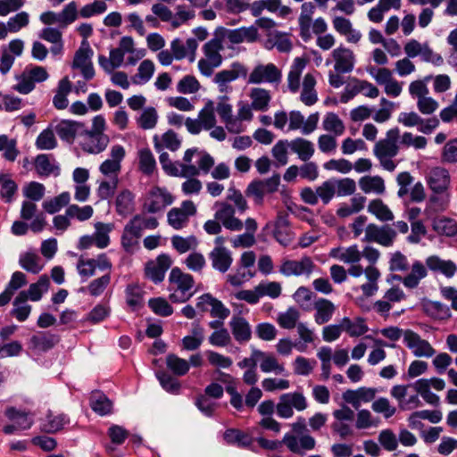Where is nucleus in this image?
Returning a JSON list of instances; mask_svg holds the SVG:
<instances>
[{"instance_id":"obj_1","label":"nucleus","mask_w":457,"mask_h":457,"mask_svg":"<svg viewBox=\"0 0 457 457\" xmlns=\"http://www.w3.org/2000/svg\"><path fill=\"white\" fill-rule=\"evenodd\" d=\"M256 441L262 448L266 450H277L284 444L291 453L301 456L305 455L306 452L313 450L316 445V440L311 435L298 437L292 433H286L282 441L268 440L262 436L256 438Z\"/></svg>"},{"instance_id":"obj_2","label":"nucleus","mask_w":457,"mask_h":457,"mask_svg":"<svg viewBox=\"0 0 457 457\" xmlns=\"http://www.w3.org/2000/svg\"><path fill=\"white\" fill-rule=\"evenodd\" d=\"M399 136L398 128H394L387 131L386 138L380 139L374 145V155L379 160L381 166L389 171L394 170L396 167L392 158L398 153Z\"/></svg>"},{"instance_id":"obj_3","label":"nucleus","mask_w":457,"mask_h":457,"mask_svg":"<svg viewBox=\"0 0 457 457\" xmlns=\"http://www.w3.org/2000/svg\"><path fill=\"white\" fill-rule=\"evenodd\" d=\"M169 282L170 290H173L170 295L172 303H185L194 295V292L191 291L195 284L193 276L182 272L179 268L175 267L170 270Z\"/></svg>"},{"instance_id":"obj_4","label":"nucleus","mask_w":457,"mask_h":457,"mask_svg":"<svg viewBox=\"0 0 457 457\" xmlns=\"http://www.w3.org/2000/svg\"><path fill=\"white\" fill-rule=\"evenodd\" d=\"M307 406L306 398L302 393H286L279 396V401L276 405V412L281 419H289L294 415V408L298 411H302Z\"/></svg>"},{"instance_id":"obj_5","label":"nucleus","mask_w":457,"mask_h":457,"mask_svg":"<svg viewBox=\"0 0 457 457\" xmlns=\"http://www.w3.org/2000/svg\"><path fill=\"white\" fill-rule=\"evenodd\" d=\"M280 184L279 174H274L265 179H253L246 187L245 195L253 197L256 204H262L264 195L276 192Z\"/></svg>"},{"instance_id":"obj_6","label":"nucleus","mask_w":457,"mask_h":457,"mask_svg":"<svg viewBox=\"0 0 457 457\" xmlns=\"http://www.w3.org/2000/svg\"><path fill=\"white\" fill-rule=\"evenodd\" d=\"M60 341L57 334L50 331H37L27 342L28 351L34 354H41L54 348Z\"/></svg>"},{"instance_id":"obj_7","label":"nucleus","mask_w":457,"mask_h":457,"mask_svg":"<svg viewBox=\"0 0 457 457\" xmlns=\"http://www.w3.org/2000/svg\"><path fill=\"white\" fill-rule=\"evenodd\" d=\"M282 73L274 63L256 65L248 77V84L270 83L278 84Z\"/></svg>"},{"instance_id":"obj_8","label":"nucleus","mask_w":457,"mask_h":457,"mask_svg":"<svg viewBox=\"0 0 457 457\" xmlns=\"http://www.w3.org/2000/svg\"><path fill=\"white\" fill-rule=\"evenodd\" d=\"M397 233L388 225L378 226L370 223L365 228L363 241L376 242L384 246H390L395 240Z\"/></svg>"},{"instance_id":"obj_9","label":"nucleus","mask_w":457,"mask_h":457,"mask_svg":"<svg viewBox=\"0 0 457 457\" xmlns=\"http://www.w3.org/2000/svg\"><path fill=\"white\" fill-rule=\"evenodd\" d=\"M125 148L120 145H114L110 151V159L104 161L99 166V171L111 179H118L121 170V162L125 158Z\"/></svg>"},{"instance_id":"obj_10","label":"nucleus","mask_w":457,"mask_h":457,"mask_svg":"<svg viewBox=\"0 0 457 457\" xmlns=\"http://www.w3.org/2000/svg\"><path fill=\"white\" fill-rule=\"evenodd\" d=\"M162 170L173 177H195L198 175V169L193 164H183L180 162H171L169 154L163 152L159 156Z\"/></svg>"},{"instance_id":"obj_11","label":"nucleus","mask_w":457,"mask_h":457,"mask_svg":"<svg viewBox=\"0 0 457 457\" xmlns=\"http://www.w3.org/2000/svg\"><path fill=\"white\" fill-rule=\"evenodd\" d=\"M171 264V259L168 254H160L154 261H149L145 263V275L154 284H159L163 281L166 271Z\"/></svg>"},{"instance_id":"obj_12","label":"nucleus","mask_w":457,"mask_h":457,"mask_svg":"<svg viewBox=\"0 0 457 457\" xmlns=\"http://www.w3.org/2000/svg\"><path fill=\"white\" fill-rule=\"evenodd\" d=\"M172 203L173 196L166 188L155 187L149 193V198L145 204V209L149 213H156Z\"/></svg>"},{"instance_id":"obj_13","label":"nucleus","mask_w":457,"mask_h":457,"mask_svg":"<svg viewBox=\"0 0 457 457\" xmlns=\"http://www.w3.org/2000/svg\"><path fill=\"white\" fill-rule=\"evenodd\" d=\"M403 334V341L407 347L411 350L415 356L431 357L435 354L436 351L431 345L411 330H402Z\"/></svg>"},{"instance_id":"obj_14","label":"nucleus","mask_w":457,"mask_h":457,"mask_svg":"<svg viewBox=\"0 0 457 457\" xmlns=\"http://www.w3.org/2000/svg\"><path fill=\"white\" fill-rule=\"evenodd\" d=\"M55 132L62 140L72 144L77 137L87 134V129L81 122L62 120L55 126Z\"/></svg>"},{"instance_id":"obj_15","label":"nucleus","mask_w":457,"mask_h":457,"mask_svg":"<svg viewBox=\"0 0 457 457\" xmlns=\"http://www.w3.org/2000/svg\"><path fill=\"white\" fill-rule=\"evenodd\" d=\"M315 264L309 256H303L300 261L287 260L282 262L279 267V272L286 277L290 276H309Z\"/></svg>"},{"instance_id":"obj_16","label":"nucleus","mask_w":457,"mask_h":457,"mask_svg":"<svg viewBox=\"0 0 457 457\" xmlns=\"http://www.w3.org/2000/svg\"><path fill=\"white\" fill-rule=\"evenodd\" d=\"M335 60L334 69L338 73H349L354 67V54L352 50L343 46L336 48L332 52Z\"/></svg>"},{"instance_id":"obj_17","label":"nucleus","mask_w":457,"mask_h":457,"mask_svg":"<svg viewBox=\"0 0 457 457\" xmlns=\"http://www.w3.org/2000/svg\"><path fill=\"white\" fill-rule=\"evenodd\" d=\"M315 12V5L312 2H305L301 6V13L298 18L299 35L304 42L312 38V15Z\"/></svg>"},{"instance_id":"obj_18","label":"nucleus","mask_w":457,"mask_h":457,"mask_svg":"<svg viewBox=\"0 0 457 457\" xmlns=\"http://www.w3.org/2000/svg\"><path fill=\"white\" fill-rule=\"evenodd\" d=\"M429 188L436 194L446 192L450 185V175L447 170L442 167L433 168L428 175Z\"/></svg>"},{"instance_id":"obj_19","label":"nucleus","mask_w":457,"mask_h":457,"mask_svg":"<svg viewBox=\"0 0 457 457\" xmlns=\"http://www.w3.org/2000/svg\"><path fill=\"white\" fill-rule=\"evenodd\" d=\"M214 270L225 273L233 262L231 252L226 247H214L209 253Z\"/></svg>"},{"instance_id":"obj_20","label":"nucleus","mask_w":457,"mask_h":457,"mask_svg":"<svg viewBox=\"0 0 457 457\" xmlns=\"http://www.w3.org/2000/svg\"><path fill=\"white\" fill-rule=\"evenodd\" d=\"M230 329L235 340L239 344L248 342L252 337L249 322L241 316H233L229 321Z\"/></svg>"},{"instance_id":"obj_21","label":"nucleus","mask_w":457,"mask_h":457,"mask_svg":"<svg viewBox=\"0 0 457 457\" xmlns=\"http://www.w3.org/2000/svg\"><path fill=\"white\" fill-rule=\"evenodd\" d=\"M332 23L335 30L340 35L345 36L349 43H357L361 38V33L353 28L350 20L342 16H336Z\"/></svg>"},{"instance_id":"obj_22","label":"nucleus","mask_w":457,"mask_h":457,"mask_svg":"<svg viewBox=\"0 0 457 457\" xmlns=\"http://www.w3.org/2000/svg\"><path fill=\"white\" fill-rule=\"evenodd\" d=\"M426 265L431 271L441 273L446 278L453 277L457 270V266L453 261L443 260L437 255L428 257Z\"/></svg>"},{"instance_id":"obj_23","label":"nucleus","mask_w":457,"mask_h":457,"mask_svg":"<svg viewBox=\"0 0 457 457\" xmlns=\"http://www.w3.org/2000/svg\"><path fill=\"white\" fill-rule=\"evenodd\" d=\"M223 437L228 445H234L241 448H247L253 451V444L254 438L240 429L228 428L224 432Z\"/></svg>"},{"instance_id":"obj_24","label":"nucleus","mask_w":457,"mask_h":457,"mask_svg":"<svg viewBox=\"0 0 457 457\" xmlns=\"http://www.w3.org/2000/svg\"><path fill=\"white\" fill-rule=\"evenodd\" d=\"M70 423V418L64 413L55 414L48 411L45 420L42 421L41 429L48 434H54L62 430L65 425Z\"/></svg>"},{"instance_id":"obj_25","label":"nucleus","mask_w":457,"mask_h":457,"mask_svg":"<svg viewBox=\"0 0 457 457\" xmlns=\"http://www.w3.org/2000/svg\"><path fill=\"white\" fill-rule=\"evenodd\" d=\"M222 40L220 37L216 36V31H214V37L206 42L203 46V52L205 56L204 59L210 61L214 65H221L222 63V56L220 54V51L223 50Z\"/></svg>"},{"instance_id":"obj_26","label":"nucleus","mask_w":457,"mask_h":457,"mask_svg":"<svg viewBox=\"0 0 457 457\" xmlns=\"http://www.w3.org/2000/svg\"><path fill=\"white\" fill-rule=\"evenodd\" d=\"M247 76V69L245 65L238 62H235L231 64L230 70H223L216 73L213 79L214 83H224L229 84L237 79Z\"/></svg>"},{"instance_id":"obj_27","label":"nucleus","mask_w":457,"mask_h":457,"mask_svg":"<svg viewBox=\"0 0 457 457\" xmlns=\"http://www.w3.org/2000/svg\"><path fill=\"white\" fill-rule=\"evenodd\" d=\"M256 354L259 355L260 369L263 373L274 372L280 375L285 372L284 365L278 362L274 354L261 350Z\"/></svg>"},{"instance_id":"obj_28","label":"nucleus","mask_w":457,"mask_h":457,"mask_svg":"<svg viewBox=\"0 0 457 457\" xmlns=\"http://www.w3.org/2000/svg\"><path fill=\"white\" fill-rule=\"evenodd\" d=\"M116 212L119 215L126 217L132 213L135 209V195L129 189H123L116 196Z\"/></svg>"},{"instance_id":"obj_29","label":"nucleus","mask_w":457,"mask_h":457,"mask_svg":"<svg viewBox=\"0 0 457 457\" xmlns=\"http://www.w3.org/2000/svg\"><path fill=\"white\" fill-rule=\"evenodd\" d=\"M51 155L41 154L36 157L35 168L38 175L48 177L54 175L57 177L60 175V167L55 162H51ZM53 161H54L53 159Z\"/></svg>"},{"instance_id":"obj_30","label":"nucleus","mask_w":457,"mask_h":457,"mask_svg":"<svg viewBox=\"0 0 457 457\" xmlns=\"http://www.w3.org/2000/svg\"><path fill=\"white\" fill-rule=\"evenodd\" d=\"M314 309L316 311L314 315L315 322L321 325L330 320L336 307L331 301L325 298H319L314 303Z\"/></svg>"},{"instance_id":"obj_31","label":"nucleus","mask_w":457,"mask_h":457,"mask_svg":"<svg viewBox=\"0 0 457 457\" xmlns=\"http://www.w3.org/2000/svg\"><path fill=\"white\" fill-rule=\"evenodd\" d=\"M290 150L303 162L309 161L315 152L313 143L303 137H296L290 141Z\"/></svg>"},{"instance_id":"obj_32","label":"nucleus","mask_w":457,"mask_h":457,"mask_svg":"<svg viewBox=\"0 0 457 457\" xmlns=\"http://www.w3.org/2000/svg\"><path fill=\"white\" fill-rule=\"evenodd\" d=\"M90 407L101 416L111 413L112 403L101 391H93L89 398Z\"/></svg>"},{"instance_id":"obj_33","label":"nucleus","mask_w":457,"mask_h":457,"mask_svg":"<svg viewBox=\"0 0 457 457\" xmlns=\"http://www.w3.org/2000/svg\"><path fill=\"white\" fill-rule=\"evenodd\" d=\"M330 255L345 263H357L361 258V253L357 245L347 248L332 249Z\"/></svg>"},{"instance_id":"obj_34","label":"nucleus","mask_w":457,"mask_h":457,"mask_svg":"<svg viewBox=\"0 0 457 457\" xmlns=\"http://www.w3.org/2000/svg\"><path fill=\"white\" fill-rule=\"evenodd\" d=\"M360 188L366 194L381 195L385 191V183L379 176H364L359 179Z\"/></svg>"},{"instance_id":"obj_35","label":"nucleus","mask_w":457,"mask_h":457,"mask_svg":"<svg viewBox=\"0 0 457 457\" xmlns=\"http://www.w3.org/2000/svg\"><path fill=\"white\" fill-rule=\"evenodd\" d=\"M432 227L439 235L448 237H453L457 235V222L451 218H436L432 221Z\"/></svg>"},{"instance_id":"obj_36","label":"nucleus","mask_w":457,"mask_h":457,"mask_svg":"<svg viewBox=\"0 0 457 457\" xmlns=\"http://www.w3.org/2000/svg\"><path fill=\"white\" fill-rule=\"evenodd\" d=\"M49 285L50 281L48 277L43 275L36 283L31 284L28 290L21 291L20 293L25 294L26 301L29 299L33 302H37L41 299L43 293L48 290Z\"/></svg>"},{"instance_id":"obj_37","label":"nucleus","mask_w":457,"mask_h":457,"mask_svg":"<svg viewBox=\"0 0 457 457\" xmlns=\"http://www.w3.org/2000/svg\"><path fill=\"white\" fill-rule=\"evenodd\" d=\"M20 266L32 274L39 273L43 269L40 257L33 252H26L20 255Z\"/></svg>"},{"instance_id":"obj_38","label":"nucleus","mask_w":457,"mask_h":457,"mask_svg":"<svg viewBox=\"0 0 457 457\" xmlns=\"http://www.w3.org/2000/svg\"><path fill=\"white\" fill-rule=\"evenodd\" d=\"M26 302L25 294L19 293L12 303L13 308L11 311V315L21 322L25 321L31 312V306L27 304Z\"/></svg>"},{"instance_id":"obj_39","label":"nucleus","mask_w":457,"mask_h":457,"mask_svg":"<svg viewBox=\"0 0 457 457\" xmlns=\"http://www.w3.org/2000/svg\"><path fill=\"white\" fill-rule=\"evenodd\" d=\"M0 195L4 201L7 204L14 200V195L17 193L18 186L14 180L11 179L9 174H0Z\"/></svg>"},{"instance_id":"obj_40","label":"nucleus","mask_w":457,"mask_h":457,"mask_svg":"<svg viewBox=\"0 0 457 457\" xmlns=\"http://www.w3.org/2000/svg\"><path fill=\"white\" fill-rule=\"evenodd\" d=\"M368 212L376 216L381 221H390L394 219V214L381 199H374L368 205Z\"/></svg>"},{"instance_id":"obj_41","label":"nucleus","mask_w":457,"mask_h":457,"mask_svg":"<svg viewBox=\"0 0 457 457\" xmlns=\"http://www.w3.org/2000/svg\"><path fill=\"white\" fill-rule=\"evenodd\" d=\"M139 170L142 173L151 176L156 169L154 156L149 148H143L138 152Z\"/></svg>"},{"instance_id":"obj_42","label":"nucleus","mask_w":457,"mask_h":457,"mask_svg":"<svg viewBox=\"0 0 457 457\" xmlns=\"http://www.w3.org/2000/svg\"><path fill=\"white\" fill-rule=\"evenodd\" d=\"M166 365L168 369L177 376L186 375L190 369V364L187 360L174 353H170L166 356Z\"/></svg>"},{"instance_id":"obj_43","label":"nucleus","mask_w":457,"mask_h":457,"mask_svg":"<svg viewBox=\"0 0 457 457\" xmlns=\"http://www.w3.org/2000/svg\"><path fill=\"white\" fill-rule=\"evenodd\" d=\"M71 201V195L65 191L57 196L46 200L43 203V208L50 214L58 212L62 207L67 206Z\"/></svg>"},{"instance_id":"obj_44","label":"nucleus","mask_w":457,"mask_h":457,"mask_svg":"<svg viewBox=\"0 0 457 457\" xmlns=\"http://www.w3.org/2000/svg\"><path fill=\"white\" fill-rule=\"evenodd\" d=\"M252 106L257 111H266L270 101V96L268 90L264 88H253L250 94Z\"/></svg>"},{"instance_id":"obj_45","label":"nucleus","mask_w":457,"mask_h":457,"mask_svg":"<svg viewBox=\"0 0 457 457\" xmlns=\"http://www.w3.org/2000/svg\"><path fill=\"white\" fill-rule=\"evenodd\" d=\"M427 276V270L425 266L420 262H415L412 264L411 271L403 280V283L406 287L414 288L416 287L420 280Z\"/></svg>"},{"instance_id":"obj_46","label":"nucleus","mask_w":457,"mask_h":457,"mask_svg":"<svg viewBox=\"0 0 457 457\" xmlns=\"http://www.w3.org/2000/svg\"><path fill=\"white\" fill-rule=\"evenodd\" d=\"M126 303L132 309L136 310L143 304V291L137 284H129L126 290Z\"/></svg>"},{"instance_id":"obj_47","label":"nucleus","mask_w":457,"mask_h":457,"mask_svg":"<svg viewBox=\"0 0 457 457\" xmlns=\"http://www.w3.org/2000/svg\"><path fill=\"white\" fill-rule=\"evenodd\" d=\"M337 196H347L353 195L356 190V183L353 179L331 178Z\"/></svg>"},{"instance_id":"obj_48","label":"nucleus","mask_w":457,"mask_h":457,"mask_svg":"<svg viewBox=\"0 0 457 457\" xmlns=\"http://www.w3.org/2000/svg\"><path fill=\"white\" fill-rule=\"evenodd\" d=\"M155 375L162 387L166 392L173 395L179 394L181 385L177 378L165 371H157Z\"/></svg>"},{"instance_id":"obj_49","label":"nucleus","mask_w":457,"mask_h":457,"mask_svg":"<svg viewBox=\"0 0 457 457\" xmlns=\"http://www.w3.org/2000/svg\"><path fill=\"white\" fill-rule=\"evenodd\" d=\"M255 276V271L243 268L241 266L237 267L235 274H228L227 276V281L233 287H240L245 281L250 280Z\"/></svg>"},{"instance_id":"obj_50","label":"nucleus","mask_w":457,"mask_h":457,"mask_svg":"<svg viewBox=\"0 0 457 457\" xmlns=\"http://www.w3.org/2000/svg\"><path fill=\"white\" fill-rule=\"evenodd\" d=\"M36 146L39 150H52L57 146L54 132L47 128L37 136Z\"/></svg>"},{"instance_id":"obj_51","label":"nucleus","mask_w":457,"mask_h":457,"mask_svg":"<svg viewBox=\"0 0 457 457\" xmlns=\"http://www.w3.org/2000/svg\"><path fill=\"white\" fill-rule=\"evenodd\" d=\"M322 126L326 131L333 132L336 136L342 135L345 131V125L343 121L334 112H328L326 114Z\"/></svg>"},{"instance_id":"obj_52","label":"nucleus","mask_w":457,"mask_h":457,"mask_svg":"<svg viewBox=\"0 0 457 457\" xmlns=\"http://www.w3.org/2000/svg\"><path fill=\"white\" fill-rule=\"evenodd\" d=\"M93 54V51L90 48L87 41H83L79 49L76 52L72 68L79 69L91 62L90 59Z\"/></svg>"},{"instance_id":"obj_53","label":"nucleus","mask_w":457,"mask_h":457,"mask_svg":"<svg viewBox=\"0 0 457 457\" xmlns=\"http://www.w3.org/2000/svg\"><path fill=\"white\" fill-rule=\"evenodd\" d=\"M198 119L202 127L206 130H209L215 126L216 118L214 115V106L212 102H208L199 112Z\"/></svg>"},{"instance_id":"obj_54","label":"nucleus","mask_w":457,"mask_h":457,"mask_svg":"<svg viewBox=\"0 0 457 457\" xmlns=\"http://www.w3.org/2000/svg\"><path fill=\"white\" fill-rule=\"evenodd\" d=\"M94 213V210L90 205L79 207L77 204H71L66 209V214L70 219H77L79 221L89 220Z\"/></svg>"},{"instance_id":"obj_55","label":"nucleus","mask_w":457,"mask_h":457,"mask_svg":"<svg viewBox=\"0 0 457 457\" xmlns=\"http://www.w3.org/2000/svg\"><path fill=\"white\" fill-rule=\"evenodd\" d=\"M5 416L11 420H15L17 426L21 429L30 428L33 424V420L29 418L27 413L20 411L14 407L8 408Z\"/></svg>"},{"instance_id":"obj_56","label":"nucleus","mask_w":457,"mask_h":457,"mask_svg":"<svg viewBox=\"0 0 457 457\" xmlns=\"http://www.w3.org/2000/svg\"><path fill=\"white\" fill-rule=\"evenodd\" d=\"M148 306L156 315L162 317H168L173 313L172 306L162 297L151 298Z\"/></svg>"},{"instance_id":"obj_57","label":"nucleus","mask_w":457,"mask_h":457,"mask_svg":"<svg viewBox=\"0 0 457 457\" xmlns=\"http://www.w3.org/2000/svg\"><path fill=\"white\" fill-rule=\"evenodd\" d=\"M16 140L9 139L6 135H0V151H4V157L10 162L15 161L19 154Z\"/></svg>"},{"instance_id":"obj_58","label":"nucleus","mask_w":457,"mask_h":457,"mask_svg":"<svg viewBox=\"0 0 457 457\" xmlns=\"http://www.w3.org/2000/svg\"><path fill=\"white\" fill-rule=\"evenodd\" d=\"M158 114L154 107L145 108L137 119L138 126L143 129H152L156 126Z\"/></svg>"},{"instance_id":"obj_59","label":"nucleus","mask_w":457,"mask_h":457,"mask_svg":"<svg viewBox=\"0 0 457 457\" xmlns=\"http://www.w3.org/2000/svg\"><path fill=\"white\" fill-rule=\"evenodd\" d=\"M300 317L299 312L295 308H288L285 312L278 315V322L279 326L286 329H292L297 327V320Z\"/></svg>"},{"instance_id":"obj_60","label":"nucleus","mask_w":457,"mask_h":457,"mask_svg":"<svg viewBox=\"0 0 457 457\" xmlns=\"http://www.w3.org/2000/svg\"><path fill=\"white\" fill-rule=\"evenodd\" d=\"M288 148H290V142L287 139L278 140L272 147V156L281 166L286 165L288 162Z\"/></svg>"},{"instance_id":"obj_61","label":"nucleus","mask_w":457,"mask_h":457,"mask_svg":"<svg viewBox=\"0 0 457 457\" xmlns=\"http://www.w3.org/2000/svg\"><path fill=\"white\" fill-rule=\"evenodd\" d=\"M318 200H320L324 205L328 204L336 195L334 184L331 179H328L322 182L319 187H316Z\"/></svg>"},{"instance_id":"obj_62","label":"nucleus","mask_w":457,"mask_h":457,"mask_svg":"<svg viewBox=\"0 0 457 457\" xmlns=\"http://www.w3.org/2000/svg\"><path fill=\"white\" fill-rule=\"evenodd\" d=\"M167 220L170 226L174 229H181L187 226L189 218L179 208H171L167 214Z\"/></svg>"},{"instance_id":"obj_63","label":"nucleus","mask_w":457,"mask_h":457,"mask_svg":"<svg viewBox=\"0 0 457 457\" xmlns=\"http://www.w3.org/2000/svg\"><path fill=\"white\" fill-rule=\"evenodd\" d=\"M154 72V62L150 60H144L137 69V74L135 76L134 82L137 84H145L150 80Z\"/></svg>"},{"instance_id":"obj_64","label":"nucleus","mask_w":457,"mask_h":457,"mask_svg":"<svg viewBox=\"0 0 457 457\" xmlns=\"http://www.w3.org/2000/svg\"><path fill=\"white\" fill-rule=\"evenodd\" d=\"M46 187L43 184L36 181L29 182L23 188L25 197L33 202L40 201L45 195Z\"/></svg>"}]
</instances>
